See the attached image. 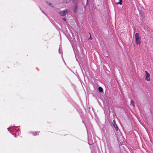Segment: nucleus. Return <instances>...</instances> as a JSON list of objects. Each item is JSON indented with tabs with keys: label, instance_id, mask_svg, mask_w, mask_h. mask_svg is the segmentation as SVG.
I'll list each match as a JSON object with an SVG mask.
<instances>
[{
	"label": "nucleus",
	"instance_id": "nucleus-5",
	"mask_svg": "<svg viewBox=\"0 0 153 153\" xmlns=\"http://www.w3.org/2000/svg\"><path fill=\"white\" fill-rule=\"evenodd\" d=\"M15 127H10L9 128H7V129L8 131H14V129H15Z\"/></svg>",
	"mask_w": 153,
	"mask_h": 153
},
{
	"label": "nucleus",
	"instance_id": "nucleus-1",
	"mask_svg": "<svg viewBox=\"0 0 153 153\" xmlns=\"http://www.w3.org/2000/svg\"><path fill=\"white\" fill-rule=\"evenodd\" d=\"M135 37L136 43L137 44H140L141 43V38L139 36V34L138 33H136L135 34Z\"/></svg>",
	"mask_w": 153,
	"mask_h": 153
},
{
	"label": "nucleus",
	"instance_id": "nucleus-4",
	"mask_svg": "<svg viewBox=\"0 0 153 153\" xmlns=\"http://www.w3.org/2000/svg\"><path fill=\"white\" fill-rule=\"evenodd\" d=\"M112 123L113 124V125L114 128L115 129L116 131H117L118 130V128L116 124L115 123L114 120H113Z\"/></svg>",
	"mask_w": 153,
	"mask_h": 153
},
{
	"label": "nucleus",
	"instance_id": "nucleus-12",
	"mask_svg": "<svg viewBox=\"0 0 153 153\" xmlns=\"http://www.w3.org/2000/svg\"><path fill=\"white\" fill-rule=\"evenodd\" d=\"M37 132H35V134H34V135H37Z\"/></svg>",
	"mask_w": 153,
	"mask_h": 153
},
{
	"label": "nucleus",
	"instance_id": "nucleus-6",
	"mask_svg": "<svg viewBox=\"0 0 153 153\" xmlns=\"http://www.w3.org/2000/svg\"><path fill=\"white\" fill-rule=\"evenodd\" d=\"M119 2H116V4H119L120 5H121L122 3V0H118Z\"/></svg>",
	"mask_w": 153,
	"mask_h": 153
},
{
	"label": "nucleus",
	"instance_id": "nucleus-16",
	"mask_svg": "<svg viewBox=\"0 0 153 153\" xmlns=\"http://www.w3.org/2000/svg\"><path fill=\"white\" fill-rule=\"evenodd\" d=\"M88 0H87V4H88Z\"/></svg>",
	"mask_w": 153,
	"mask_h": 153
},
{
	"label": "nucleus",
	"instance_id": "nucleus-14",
	"mask_svg": "<svg viewBox=\"0 0 153 153\" xmlns=\"http://www.w3.org/2000/svg\"><path fill=\"white\" fill-rule=\"evenodd\" d=\"M76 9H74V12L75 13L76 12Z\"/></svg>",
	"mask_w": 153,
	"mask_h": 153
},
{
	"label": "nucleus",
	"instance_id": "nucleus-7",
	"mask_svg": "<svg viewBox=\"0 0 153 153\" xmlns=\"http://www.w3.org/2000/svg\"><path fill=\"white\" fill-rule=\"evenodd\" d=\"M98 90L100 92H102L103 91V89L101 87H99L98 88Z\"/></svg>",
	"mask_w": 153,
	"mask_h": 153
},
{
	"label": "nucleus",
	"instance_id": "nucleus-10",
	"mask_svg": "<svg viewBox=\"0 0 153 153\" xmlns=\"http://www.w3.org/2000/svg\"><path fill=\"white\" fill-rule=\"evenodd\" d=\"M141 15L143 16H144V13L143 12H141Z\"/></svg>",
	"mask_w": 153,
	"mask_h": 153
},
{
	"label": "nucleus",
	"instance_id": "nucleus-13",
	"mask_svg": "<svg viewBox=\"0 0 153 153\" xmlns=\"http://www.w3.org/2000/svg\"><path fill=\"white\" fill-rule=\"evenodd\" d=\"M77 6H76L75 7V9H77Z\"/></svg>",
	"mask_w": 153,
	"mask_h": 153
},
{
	"label": "nucleus",
	"instance_id": "nucleus-11",
	"mask_svg": "<svg viewBox=\"0 0 153 153\" xmlns=\"http://www.w3.org/2000/svg\"><path fill=\"white\" fill-rule=\"evenodd\" d=\"M59 53H61V49H60V48H59Z\"/></svg>",
	"mask_w": 153,
	"mask_h": 153
},
{
	"label": "nucleus",
	"instance_id": "nucleus-2",
	"mask_svg": "<svg viewBox=\"0 0 153 153\" xmlns=\"http://www.w3.org/2000/svg\"><path fill=\"white\" fill-rule=\"evenodd\" d=\"M145 72L146 73V80L147 81H149L150 80V74L146 71H145Z\"/></svg>",
	"mask_w": 153,
	"mask_h": 153
},
{
	"label": "nucleus",
	"instance_id": "nucleus-15",
	"mask_svg": "<svg viewBox=\"0 0 153 153\" xmlns=\"http://www.w3.org/2000/svg\"><path fill=\"white\" fill-rule=\"evenodd\" d=\"M63 19L64 21H66V19L65 18H63Z\"/></svg>",
	"mask_w": 153,
	"mask_h": 153
},
{
	"label": "nucleus",
	"instance_id": "nucleus-9",
	"mask_svg": "<svg viewBox=\"0 0 153 153\" xmlns=\"http://www.w3.org/2000/svg\"><path fill=\"white\" fill-rule=\"evenodd\" d=\"M47 4H48L51 7H53L52 5V4H51V3H48H48H47Z\"/></svg>",
	"mask_w": 153,
	"mask_h": 153
},
{
	"label": "nucleus",
	"instance_id": "nucleus-8",
	"mask_svg": "<svg viewBox=\"0 0 153 153\" xmlns=\"http://www.w3.org/2000/svg\"><path fill=\"white\" fill-rule=\"evenodd\" d=\"M130 105H131L133 106H134V102L133 100H131V101Z\"/></svg>",
	"mask_w": 153,
	"mask_h": 153
},
{
	"label": "nucleus",
	"instance_id": "nucleus-3",
	"mask_svg": "<svg viewBox=\"0 0 153 153\" xmlns=\"http://www.w3.org/2000/svg\"><path fill=\"white\" fill-rule=\"evenodd\" d=\"M67 13V10H65L60 12L59 13V14L61 16H63L66 14Z\"/></svg>",
	"mask_w": 153,
	"mask_h": 153
}]
</instances>
